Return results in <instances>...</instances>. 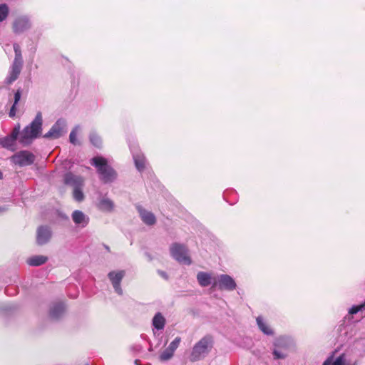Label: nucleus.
Returning <instances> with one entry per match:
<instances>
[{
	"label": "nucleus",
	"instance_id": "obj_16",
	"mask_svg": "<svg viewBox=\"0 0 365 365\" xmlns=\"http://www.w3.org/2000/svg\"><path fill=\"white\" fill-rule=\"evenodd\" d=\"M66 306L63 302L53 303L50 308V317L57 319L60 318L65 312Z\"/></svg>",
	"mask_w": 365,
	"mask_h": 365
},
{
	"label": "nucleus",
	"instance_id": "obj_24",
	"mask_svg": "<svg viewBox=\"0 0 365 365\" xmlns=\"http://www.w3.org/2000/svg\"><path fill=\"white\" fill-rule=\"evenodd\" d=\"M48 260V257L43 255L32 256L27 259L26 262L30 266H40Z\"/></svg>",
	"mask_w": 365,
	"mask_h": 365
},
{
	"label": "nucleus",
	"instance_id": "obj_15",
	"mask_svg": "<svg viewBox=\"0 0 365 365\" xmlns=\"http://www.w3.org/2000/svg\"><path fill=\"white\" fill-rule=\"evenodd\" d=\"M136 207L140 214L141 220L145 224L148 225H153L155 223V217L151 212L145 210L140 205H138Z\"/></svg>",
	"mask_w": 365,
	"mask_h": 365
},
{
	"label": "nucleus",
	"instance_id": "obj_5",
	"mask_svg": "<svg viewBox=\"0 0 365 365\" xmlns=\"http://www.w3.org/2000/svg\"><path fill=\"white\" fill-rule=\"evenodd\" d=\"M170 250L173 257L178 262L186 265L191 264V259L187 255V249L185 245L174 243L171 245Z\"/></svg>",
	"mask_w": 365,
	"mask_h": 365
},
{
	"label": "nucleus",
	"instance_id": "obj_21",
	"mask_svg": "<svg viewBox=\"0 0 365 365\" xmlns=\"http://www.w3.org/2000/svg\"><path fill=\"white\" fill-rule=\"evenodd\" d=\"M29 27V21L26 19H16L13 24V30L15 33H21Z\"/></svg>",
	"mask_w": 365,
	"mask_h": 365
},
{
	"label": "nucleus",
	"instance_id": "obj_11",
	"mask_svg": "<svg viewBox=\"0 0 365 365\" xmlns=\"http://www.w3.org/2000/svg\"><path fill=\"white\" fill-rule=\"evenodd\" d=\"M71 219L76 226L79 228L86 227L90 221L89 217L83 212L78 210H74L72 212Z\"/></svg>",
	"mask_w": 365,
	"mask_h": 365
},
{
	"label": "nucleus",
	"instance_id": "obj_29",
	"mask_svg": "<svg viewBox=\"0 0 365 365\" xmlns=\"http://www.w3.org/2000/svg\"><path fill=\"white\" fill-rule=\"evenodd\" d=\"M73 197L77 202H81L84 199V194L82 191V187H76L73 189Z\"/></svg>",
	"mask_w": 365,
	"mask_h": 365
},
{
	"label": "nucleus",
	"instance_id": "obj_19",
	"mask_svg": "<svg viewBox=\"0 0 365 365\" xmlns=\"http://www.w3.org/2000/svg\"><path fill=\"white\" fill-rule=\"evenodd\" d=\"M196 277L199 284L202 287H207L212 282V274L209 272H199Z\"/></svg>",
	"mask_w": 365,
	"mask_h": 365
},
{
	"label": "nucleus",
	"instance_id": "obj_18",
	"mask_svg": "<svg viewBox=\"0 0 365 365\" xmlns=\"http://www.w3.org/2000/svg\"><path fill=\"white\" fill-rule=\"evenodd\" d=\"M323 365H356V363H351L347 361L345 354H342L337 356L334 360H333L332 357L328 358L323 363Z\"/></svg>",
	"mask_w": 365,
	"mask_h": 365
},
{
	"label": "nucleus",
	"instance_id": "obj_17",
	"mask_svg": "<svg viewBox=\"0 0 365 365\" xmlns=\"http://www.w3.org/2000/svg\"><path fill=\"white\" fill-rule=\"evenodd\" d=\"M257 324L259 329L265 335L272 336L274 332L273 329L270 327L268 322L261 316L256 319Z\"/></svg>",
	"mask_w": 365,
	"mask_h": 365
},
{
	"label": "nucleus",
	"instance_id": "obj_10",
	"mask_svg": "<svg viewBox=\"0 0 365 365\" xmlns=\"http://www.w3.org/2000/svg\"><path fill=\"white\" fill-rule=\"evenodd\" d=\"M217 284L220 289L233 291L237 287L235 279L228 274H220L218 277Z\"/></svg>",
	"mask_w": 365,
	"mask_h": 365
},
{
	"label": "nucleus",
	"instance_id": "obj_2",
	"mask_svg": "<svg viewBox=\"0 0 365 365\" xmlns=\"http://www.w3.org/2000/svg\"><path fill=\"white\" fill-rule=\"evenodd\" d=\"M42 123V115L41 112H38L32 122L26 126L21 132L19 131V142L24 146L30 145L41 135Z\"/></svg>",
	"mask_w": 365,
	"mask_h": 365
},
{
	"label": "nucleus",
	"instance_id": "obj_12",
	"mask_svg": "<svg viewBox=\"0 0 365 365\" xmlns=\"http://www.w3.org/2000/svg\"><path fill=\"white\" fill-rule=\"evenodd\" d=\"M52 233L50 227L48 226H40L36 231V242L39 245H43L49 242Z\"/></svg>",
	"mask_w": 365,
	"mask_h": 365
},
{
	"label": "nucleus",
	"instance_id": "obj_7",
	"mask_svg": "<svg viewBox=\"0 0 365 365\" xmlns=\"http://www.w3.org/2000/svg\"><path fill=\"white\" fill-rule=\"evenodd\" d=\"M66 131V121L64 119L60 118L53 124L43 137L46 138L57 139L64 135Z\"/></svg>",
	"mask_w": 365,
	"mask_h": 365
},
{
	"label": "nucleus",
	"instance_id": "obj_28",
	"mask_svg": "<svg viewBox=\"0 0 365 365\" xmlns=\"http://www.w3.org/2000/svg\"><path fill=\"white\" fill-rule=\"evenodd\" d=\"M91 143L97 148H101L102 145L101 138L96 133H91L89 135Z\"/></svg>",
	"mask_w": 365,
	"mask_h": 365
},
{
	"label": "nucleus",
	"instance_id": "obj_20",
	"mask_svg": "<svg viewBox=\"0 0 365 365\" xmlns=\"http://www.w3.org/2000/svg\"><path fill=\"white\" fill-rule=\"evenodd\" d=\"M98 207L103 212H112L114 209V202L108 197H103L99 200Z\"/></svg>",
	"mask_w": 365,
	"mask_h": 365
},
{
	"label": "nucleus",
	"instance_id": "obj_32",
	"mask_svg": "<svg viewBox=\"0 0 365 365\" xmlns=\"http://www.w3.org/2000/svg\"><path fill=\"white\" fill-rule=\"evenodd\" d=\"M180 338L176 337L168 346V349L171 350L173 353L175 351V350L179 346V344L180 343Z\"/></svg>",
	"mask_w": 365,
	"mask_h": 365
},
{
	"label": "nucleus",
	"instance_id": "obj_30",
	"mask_svg": "<svg viewBox=\"0 0 365 365\" xmlns=\"http://www.w3.org/2000/svg\"><path fill=\"white\" fill-rule=\"evenodd\" d=\"M9 14V7L6 4H0V22L4 21Z\"/></svg>",
	"mask_w": 365,
	"mask_h": 365
},
{
	"label": "nucleus",
	"instance_id": "obj_35",
	"mask_svg": "<svg viewBox=\"0 0 365 365\" xmlns=\"http://www.w3.org/2000/svg\"><path fill=\"white\" fill-rule=\"evenodd\" d=\"M360 306H361V307L362 310H363V309H365V300L364 301V302H362L361 304H360Z\"/></svg>",
	"mask_w": 365,
	"mask_h": 365
},
{
	"label": "nucleus",
	"instance_id": "obj_3",
	"mask_svg": "<svg viewBox=\"0 0 365 365\" xmlns=\"http://www.w3.org/2000/svg\"><path fill=\"white\" fill-rule=\"evenodd\" d=\"M91 164L94 166L99 175V179L104 183H112L118 178L117 172L108 163L107 160L102 156H96L91 160Z\"/></svg>",
	"mask_w": 365,
	"mask_h": 365
},
{
	"label": "nucleus",
	"instance_id": "obj_38",
	"mask_svg": "<svg viewBox=\"0 0 365 365\" xmlns=\"http://www.w3.org/2000/svg\"><path fill=\"white\" fill-rule=\"evenodd\" d=\"M216 284H216V282H214V283L212 284V285H213V286H216Z\"/></svg>",
	"mask_w": 365,
	"mask_h": 365
},
{
	"label": "nucleus",
	"instance_id": "obj_34",
	"mask_svg": "<svg viewBox=\"0 0 365 365\" xmlns=\"http://www.w3.org/2000/svg\"><path fill=\"white\" fill-rule=\"evenodd\" d=\"M158 273L165 279L168 278L167 274L163 271H158Z\"/></svg>",
	"mask_w": 365,
	"mask_h": 365
},
{
	"label": "nucleus",
	"instance_id": "obj_33",
	"mask_svg": "<svg viewBox=\"0 0 365 365\" xmlns=\"http://www.w3.org/2000/svg\"><path fill=\"white\" fill-rule=\"evenodd\" d=\"M361 310H362V309H361L360 304L354 305L349 309L348 313H349V314L353 315V314L358 313L359 312H360Z\"/></svg>",
	"mask_w": 365,
	"mask_h": 365
},
{
	"label": "nucleus",
	"instance_id": "obj_37",
	"mask_svg": "<svg viewBox=\"0 0 365 365\" xmlns=\"http://www.w3.org/2000/svg\"><path fill=\"white\" fill-rule=\"evenodd\" d=\"M1 178H2V173H1V172L0 171V179H1Z\"/></svg>",
	"mask_w": 365,
	"mask_h": 365
},
{
	"label": "nucleus",
	"instance_id": "obj_22",
	"mask_svg": "<svg viewBox=\"0 0 365 365\" xmlns=\"http://www.w3.org/2000/svg\"><path fill=\"white\" fill-rule=\"evenodd\" d=\"M14 50L15 52V58L14 61L13 68H20L22 66L23 58L21 55V47L18 43H14Z\"/></svg>",
	"mask_w": 365,
	"mask_h": 365
},
{
	"label": "nucleus",
	"instance_id": "obj_26",
	"mask_svg": "<svg viewBox=\"0 0 365 365\" xmlns=\"http://www.w3.org/2000/svg\"><path fill=\"white\" fill-rule=\"evenodd\" d=\"M81 128L79 125H76L71 132L69 135L70 143L73 145H79L80 143L77 140V134L80 131Z\"/></svg>",
	"mask_w": 365,
	"mask_h": 365
},
{
	"label": "nucleus",
	"instance_id": "obj_36",
	"mask_svg": "<svg viewBox=\"0 0 365 365\" xmlns=\"http://www.w3.org/2000/svg\"><path fill=\"white\" fill-rule=\"evenodd\" d=\"M7 209L6 207H0V211L4 212L6 211Z\"/></svg>",
	"mask_w": 365,
	"mask_h": 365
},
{
	"label": "nucleus",
	"instance_id": "obj_1",
	"mask_svg": "<svg viewBox=\"0 0 365 365\" xmlns=\"http://www.w3.org/2000/svg\"><path fill=\"white\" fill-rule=\"evenodd\" d=\"M272 355L274 360L285 359L289 352L296 349L294 338L290 335H280L273 341Z\"/></svg>",
	"mask_w": 365,
	"mask_h": 365
},
{
	"label": "nucleus",
	"instance_id": "obj_14",
	"mask_svg": "<svg viewBox=\"0 0 365 365\" xmlns=\"http://www.w3.org/2000/svg\"><path fill=\"white\" fill-rule=\"evenodd\" d=\"M64 183L74 188L83 186V178L72 173H67L63 178Z\"/></svg>",
	"mask_w": 365,
	"mask_h": 365
},
{
	"label": "nucleus",
	"instance_id": "obj_27",
	"mask_svg": "<svg viewBox=\"0 0 365 365\" xmlns=\"http://www.w3.org/2000/svg\"><path fill=\"white\" fill-rule=\"evenodd\" d=\"M21 70H12L5 79V83L8 85L13 83L19 77Z\"/></svg>",
	"mask_w": 365,
	"mask_h": 365
},
{
	"label": "nucleus",
	"instance_id": "obj_23",
	"mask_svg": "<svg viewBox=\"0 0 365 365\" xmlns=\"http://www.w3.org/2000/svg\"><path fill=\"white\" fill-rule=\"evenodd\" d=\"M152 324L157 330H162L165 325V319L160 312L155 314L152 320Z\"/></svg>",
	"mask_w": 365,
	"mask_h": 365
},
{
	"label": "nucleus",
	"instance_id": "obj_9",
	"mask_svg": "<svg viewBox=\"0 0 365 365\" xmlns=\"http://www.w3.org/2000/svg\"><path fill=\"white\" fill-rule=\"evenodd\" d=\"M20 125H17L13 129L11 133L0 139V144L2 147L11 150H15V142L19 135Z\"/></svg>",
	"mask_w": 365,
	"mask_h": 365
},
{
	"label": "nucleus",
	"instance_id": "obj_25",
	"mask_svg": "<svg viewBox=\"0 0 365 365\" xmlns=\"http://www.w3.org/2000/svg\"><path fill=\"white\" fill-rule=\"evenodd\" d=\"M21 91L20 89L17 90L16 92L14 94V101L13 106H11L10 111H9V116L13 118L16 115V106L19 103V101L21 99Z\"/></svg>",
	"mask_w": 365,
	"mask_h": 365
},
{
	"label": "nucleus",
	"instance_id": "obj_31",
	"mask_svg": "<svg viewBox=\"0 0 365 365\" xmlns=\"http://www.w3.org/2000/svg\"><path fill=\"white\" fill-rule=\"evenodd\" d=\"M173 354L174 353L171 350L166 348L160 354V359L161 361H168L173 357Z\"/></svg>",
	"mask_w": 365,
	"mask_h": 365
},
{
	"label": "nucleus",
	"instance_id": "obj_6",
	"mask_svg": "<svg viewBox=\"0 0 365 365\" xmlns=\"http://www.w3.org/2000/svg\"><path fill=\"white\" fill-rule=\"evenodd\" d=\"M11 160L20 167L27 166L34 163L35 155L28 150H22L11 156Z\"/></svg>",
	"mask_w": 365,
	"mask_h": 365
},
{
	"label": "nucleus",
	"instance_id": "obj_13",
	"mask_svg": "<svg viewBox=\"0 0 365 365\" xmlns=\"http://www.w3.org/2000/svg\"><path fill=\"white\" fill-rule=\"evenodd\" d=\"M130 150L137 170L140 172L143 171L145 168L146 163L144 155L136 147L130 148Z\"/></svg>",
	"mask_w": 365,
	"mask_h": 365
},
{
	"label": "nucleus",
	"instance_id": "obj_4",
	"mask_svg": "<svg viewBox=\"0 0 365 365\" xmlns=\"http://www.w3.org/2000/svg\"><path fill=\"white\" fill-rule=\"evenodd\" d=\"M213 346V336L210 334L204 336L193 346L190 355V360L195 362L204 359L211 352Z\"/></svg>",
	"mask_w": 365,
	"mask_h": 365
},
{
	"label": "nucleus",
	"instance_id": "obj_8",
	"mask_svg": "<svg viewBox=\"0 0 365 365\" xmlns=\"http://www.w3.org/2000/svg\"><path fill=\"white\" fill-rule=\"evenodd\" d=\"M125 275V272L123 270L111 271L108 274V277L112 284L115 292L120 296L123 294L120 283Z\"/></svg>",
	"mask_w": 365,
	"mask_h": 365
}]
</instances>
